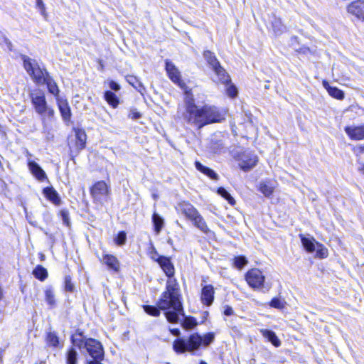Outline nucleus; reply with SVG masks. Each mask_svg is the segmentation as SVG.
<instances>
[{
  "label": "nucleus",
  "instance_id": "f257e3e1",
  "mask_svg": "<svg viewBox=\"0 0 364 364\" xmlns=\"http://www.w3.org/2000/svg\"><path fill=\"white\" fill-rule=\"evenodd\" d=\"M157 305L163 311L172 309L165 313L168 322H178L179 315H183V309L176 283L171 280L167 281L166 291L161 294Z\"/></svg>",
  "mask_w": 364,
  "mask_h": 364
},
{
  "label": "nucleus",
  "instance_id": "f03ea898",
  "mask_svg": "<svg viewBox=\"0 0 364 364\" xmlns=\"http://www.w3.org/2000/svg\"><path fill=\"white\" fill-rule=\"evenodd\" d=\"M190 111L192 116L188 123L198 129L209 124L221 122L225 120L226 116L225 109L209 105H205L198 109L192 107Z\"/></svg>",
  "mask_w": 364,
  "mask_h": 364
},
{
  "label": "nucleus",
  "instance_id": "7ed1b4c3",
  "mask_svg": "<svg viewBox=\"0 0 364 364\" xmlns=\"http://www.w3.org/2000/svg\"><path fill=\"white\" fill-rule=\"evenodd\" d=\"M213 333H209L200 336L198 333H193L186 340L184 338H178L173 343V348L177 353H183L186 351L192 352L198 350L202 343L208 346L214 340Z\"/></svg>",
  "mask_w": 364,
  "mask_h": 364
},
{
  "label": "nucleus",
  "instance_id": "20e7f679",
  "mask_svg": "<svg viewBox=\"0 0 364 364\" xmlns=\"http://www.w3.org/2000/svg\"><path fill=\"white\" fill-rule=\"evenodd\" d=\"M31 103L37 114L42 119L53 120L55 118V111L53 107L47 104L45 95L41 91L32 92L30 95Z\"/></svg>",
  "mask_w": 364,
  "mask_h": 364
},
{
  "label": "nucleus",
  "instance_id": "39448f33",
  "mask_svg": "<svg viewBox=\"0 0 364 364\" xmlns=\"http://www.w3.org/2000/svg\"><path fill=\"white\" fill-rule=\"evenodd\" d=\"M21 59L23 60L25 70L33 78V81L38 84H43L49 77L47 71L45 69L41 68L36 60L27 55H22Z\"/></svg>",
  "mask_w": 364,
  "mask_h": 364
},
{
  "label": "nucleus",
  "instance_id": "423d86ee",
  "mask_svg": "<svg viewBox=\"0 0 364 364\" xmlns=\"http://www.w3.org/2000/svg\"><path fill=\"white\" fill-rule=\"evenodd\" d=\"M203 58L206 60L209 67L213 70L218 82L223 84L230 82V77L226 70L221 66L215 55L210 50L203 52Z\"/></svg>",
  "mask_w": 364,
  "mask_h": 364
},
{
  "label": "nucleus",
  "instance_id": "0eeeda50",
  "mask_svg": "<svg viewBox=\"0 0 364 364\" xmlns=\"http://www.w3.org/2000/svg\"><path fill=\"white\" fill-rule=\"evenodd\" d=\"M85 348L93 358L94 362L100 363L104 358V349L100 342L93 338H87L85 341Z\"/></svg>",
  "mask_w": 364,
  "mask_h": 364
},
{
  "label": "nucleus",
  "instance_id": "6e6552de",
  "mask_svg": "<svg viewBox=\"0 0 364 364\" xmlns=\"http://www.w3.org/2000/svg\"><path fill=\"white\" fill-rule=\"evenodd\" d=\"M247 284L252 289H259L264 288L265 277L259 269H250L245 274Z\"/></svg>",
  "mask_w": 364,
  "mask_h": 364
},
{
  "label": "nucleus",
  "instance_id": "1a4fd4ad",
  "mask_svg": "<svg viewBox=\"0 0 364 364\" xmlns=\"http://www.w3.org/2000/svg\"><path fill=\"white\" fill-rule=\"evenodd\" d=\"M257 161L256 155L245 151L240 156L239 166L244 171H248L256 166Z\"/></svg>",
  "mask_w": 364,
  "mask_h": 364
},
{
  "label": "nucleus",
  "instance_id": "9d476101",
  "mask_svg": "<svg viewBox=\"0 0 364 364\" xmlns=\"http://www.w3.org/2000/svg\"><path fill=\"white\" fill-rule=\"evenodd\" d=\"M108 193V186L104 181H99L96 183L91 190V194L93 198L99 201L105 199Z\"/></svg>",
  "mask_w": 364,
  "mask_h": 364
},
{
  "label": "nucleus",
  "instance_id": "9b49d317",
  "mask_svg": "<svg viewBox=\"0 0 364 364\" xmlns=\"http://www.w3.org/2000/svg\"><path fill=\"white\" fill-rule=\"evenodd\" d=\"M349 14L355 16L358 19L364 21V1L358 0L350 4L347 7Z\"/></svg>",
  "mask_w": 364,
  "mask_h": 364
},
{
  "label": "nucleus",
  "instance_id": "f8f14e48",
  "mask_svg": "<svg viewBox=\"0 0 364 364\" xmlns=\"http://www.w3.org/2000/svg\"><path fill=\"white\" fill-rule=\"evenodd\" d=\"M345 132L352 140L364 139V124L360 126H347L345 127Z\"/></svg>",
  "mask_w": 364,
  "mask_h": 364
},
{
  "label": "nucleus",
  "instance_id": "ddd939ff",
  "mask_svg": "<svg viewBox=\"0 0 364 364\" xmlns=\"http://www.w3.org/2000/svg\"><path fill=\"white\" fill-rule=\"evenodd\" d=\"M166 70L172 82L181 86L183 82L181 79V73L172 62L166 61Z\"/></svg>",
  "mask_w": 364,
  "mask_h": 364
},
{
  "label": "nucleus",
  "instance_id": "4468645a",
  "mask_svg": "<svg viewBox=\"0 0 364 364\" xmlns=\"http://www.w3.org/2000/svg\"><path fill=\"white\" fill-rule=\"evenodd\" d=\"M156 261L159 263L168 277H172L174 275V267L168 257L165 256L158 257Z\"/></svg>",
  "mask_w": 364,
  "mask_h": 364
},
{
  "label": "nucleus",
  "instance_id": "2eb2a0df",
  "mask_svg": "<svg viewBox=\"0 0 364 364\" xmlns=\"http://www.w3.org/2000/svg\"><path fill=\"white\" fill-rule=\"evenodd\" d=\"M57 104L63 120L68 124L70 122L72 114L67 100L57 98Z\"/></svg>",
  "mask_w": 364,
  "mask_h": 364
},
{
  "label": "nucleus",
  "instance_id": "dca6fc26",
  "mask_svg": "<svg viewBox=\"0 0 364 364\" xmlns=\"http://www.w3.org/2000/svg\"><path fill=\"white\" fill-rule=\"evenodd\" d=\"M215 289L210 285H205L202 288L201 291V301L206 306H210L214 300Z\"/></svg>",
  "mask_w": 364,
  "mask_h": 364
},
{
  "label": "nucleus",
  "instance_id": "f3484780",
  "mask_svg": "<svg viewBox=\"0 0 364 364\" xmlns=\"http://www.w3.org/2000/svg\"><path fill=\"white\" fill-rule=\"evenodd\" d=\"M176 209L190 220H192L198 213V211L193 207V205L186 202L179 203Z\"/></svg>",
  "mask_w": 364,
  "mask_h": 364
},
{
  "label": "nucleus",
  "instance_id": "a211bd4d",
  "mask_svg": "<svg viewBox=\"0 0 364 364\" xmlns=\"http://www.w3.org/2000/svg\"><path fill=\"white\" fill-rule=\"evenodd\" d=\"M28 166L33 176L39 181H43L47 178L45 171L36 162L29 161Z\"/></svg>",
  "mask_w": 364,
  "mask_h": 364
},
{
  "label": "nucleus",
  "instance_id": "6ab92c4d",
  "mask_svg": "<svg viewBox=\"0 0 364 364\" xmlns=\"http://www.w3.org/2000/svg\"><path fill=\"white\" fill-rule=\"evenodd\" d=\"M75 133V147L77 151H81L85 148L87 134L83 129H74Z\"/></svg>",
  "mask_w": 364,
  "mask_h": 364
},
{
  "label": "nucleus",
  "instance_id": "aec40b11",
  "mask_svg": "<svg viewBox=\"0 0 364 364\" xmlns=\"http://www.w3.org/2000/svg\"><path fill=\"white\" fill-rule=\"evenodd\" d=\"M185 103H186V114H184V119L188 123L191 121V117L192 116V114H191V111H190L191 108L193 107V108L198 109L199 107L195 105L193 95L187 91L186 92Z\"/></svg>",
  "mask_w": 364,
  "mask_h": 364
},
{
  "label": "nucleus",
  "instance_id": "412c9836",
  "mask_svg": "<svg viewBox=\"0 0 364 364\" xmlns=\"http://www.w3.org/2000/svg\"><path fill=\"white\" fill-rule=\"evenodd\" d=\"M44 196L55 205L60 204L61 200L58 193L53 187H46L43 189Z\"/></svg>",
  "mask_w": 364,
  "mask_h": 364
},
{
  "label": "nucleus",
  "instance_id": "4be33fe9",
  "mask_svg": "<svg viewBox=\"0 0 364 364\" xmlns=\"http://www.w3.org/2000/svg\"><path fill=\"white\" fill-rule=\"evenodd\" d=\"M259 332L264 338L275 347H279L281 346V341L274 331L268 329H260Z\"/></svg>",
  "mask_w": 364,
  "mask_h": 364
},
{
  "label": "nucleus",
  "instance_id": "5701e85b",
  "mask_svg": "<svg viewBox=\"0 0 364 364\" xmlns=\"http://www.w3.org/2000/svg\"><path fill=\"white\" fill-rule=\"evenodd\" d=\"M300 237L302 245L307 252H313L316 250L317 242L313 237H306L300 235Z\"/></svg>",
  "mask_w": 364,
  "mask_h": 364
},
{
  "label": "nucleus",
  "instance_id": "b1692460",
  "mask_svg": "<svg viewBox=\"0 0 364 364\" xmlns=\"http://www.w3.org/2000/svg\"><path fill=\"white\" fill-rule=\"evenodd\" d=\"M102 261L109 269L116 272L119 269V262L116 257L106 254L103 256Z\"/></svg>",
  "mask_w": 364,
  "mask_h": 364
},
{
  "label": "nucleus",
  "instance_id": "393cba45",
  "mask_svg": "<svg viewBox=\"0 0 364 364\" xmlns=\"http://www.w3.org/2000/svg\"><path fill=\"white\" fill-rule=\"evenodd\" d=\"M191 220L194 223L195 226L203 232L208 234L210 232L205 220L199 213Z\"/></svg>",
  "mask_w": 364,
  "mask_h": 364
},
{
  "label": "nucleus",
  "instance_id": "a878e982",
  "mask_svg": "<svg viewBox=\"0 0 364 364\" xmlns=\"http://www.w3.org/2000/svg\"><path fill=\"white\" fill-rule=\"evenodd\" d=\"M195 166L198 171H199L201 173H204L205 175L208 176L209 178L214 179V180L218 179V175L213 169L203 166L199 161H196L195 163Z\"/></svg>",
  "mask_w": 364,
  "mask_h": 364
},
{
  "label": "nucleus",
  "instance_id": "bb28decb",
  "mask_svg": "<svg viewBox=\"0 0 364 364\" xmlns=\"http://www.w3.org/2000/svg\"><path fill=\"white\" fill-rule=\"evenodd\" d=\"M323 85L327 90L328 94L338 100H342L344 97V93L341 90L335 87H331L326 81H323Z\"/></svg>",
  "mask_w": 364,
  "mask_h": 364
},
{
  "label": "nucleus",
  "instance_id": "cd10ccee",
  "mask_svg": "<svg viewBox=\"0 0 364 364\" xmlns=\"http://www.w3.org/2000/svg\"><path fill=\"white\" fill-rule=\"evenodd\" d=\"M43 133L45 134L46 139L48 141L54 139V134L53 132L52 127L48 124L47 119H42Z\"/></svg>",
  "mask_w": 364,
  "mask_h": 364
},
{
  "label": "nucleus",
  "instance_id": "c85d7f7f",
  "mask_svg": "<svg viewBox=\"0 0 364 364\" xmlns=\"http://www.w3.org/2000/svg\"><path fill=\"white\" fill-rule=\"evenodd\" d=\"M274 187L269 181L261 182L259 191L266 196L269 197L274 191Z\"/></svg>",
  "mask_w": 364,
  "mask_h": 364
},
{
  "label": "nucleus",
  "instance_id": "c756f323",
  "mask_svg": "<svg viewBox=\"0 0 364 364\" xmlns=\"http://www.w3.org/2000/svg\"><path fill=\"white\" fill-rule=\"evenodd\" d=\"M152 222L154 225L155 232L159 234L164 224V219L156 213H154L152 215Z\"/></svg>",
  "mask_w": 364,
  "mask_h": 364
},
{
  "label": "nucleus",
  "instance_id": "7c9ffc66",
  "mask_svg": "<svg viewBox=\"0 0 364 364\" xmlns=\"http://www.w3.org/2000/svg\"><path fill=\"white\" fill-rule=\"evenodd\" d=\"M105 99L107 103L113 108H116L119 105V99L117 95L112 91H106L105 93Z\"/></svg>",
  "mask_w": 364,
  "mask_h": 364
},
{
  "label": "nucleus",
  "instance_id": "2f4dec72",
  "mask_svg": "<svg viewBox=\"0 0 364 364\" xmlns=\"http://www.w3.org/2000/svg\"><path fill=\"white\" fill-rule=\"evenodd\" d=\"M34 277L41 280L43 281L48 277V272L46 268L41 265H38L33 271Z\"/></svg>",
  "mask_w": 364,
  "mask_h": 364
},
{
  "label": "nucleus",
  "instance_id": "473e14b6",
  "mask_svg": "<svg viewBox=\"0 0 364 364\" xmlns=\"http://www.w3.org/2000/svg\"><path fill=\"white\" fill-rule=\"evenodd\" d=\"M44 83L47 85L49 92L55 96L56 99L59 98V89L55 82H54L50 77H48Z\"/></svg>",
  "mask_w": 364,
  "mask_h": 364
},
{
  "label": "nucleus",
  "instance_id": "72a5a7b5",
  "mask_svg": "<svg viewBox=\"0 0 364 364\" xmlns=\"http://www.w3.org/2000/svg\"><path fill=\"white\" fill-rule=\"evenodd\" d=\"M127 81L132 85L134 88H136L139 92L142 93L145 88L141 84V82L134 75H128L127 76Z\"/></svg>",
  "mask_w": 364,
  "mask_h": 364
},
{
  "label": "nucleus",
  "instance_id": "f704fd0d",
  "mask_svg": "<svg viewBox=\"0 0 364 364\" xmlns=\"http://www.w3.org/2000/svg\"><path fill=\"white\" fill-rule=\"evenodd\" d=\"M272 28L276 35L281 34L285 30V26L282 24L280 18H274L272 22Z\"/></svg>",
  "mask_w": 364,
  "mask_h": 364
},
{
  "label": "nucleus",
  "instance_id": "c9c22d12",
  "mask_svg": "<svg viewBox=\"0 0 364 364\" xmlns=\"http://www.w3.org/2000/svg\"><path fill=\"white\" fill-rule=\"evenodd\" d=\"M71 340L73 346H77L79 348H81L82 347L85 348V341L86 339H84L82 333L73 336Z\"/></svg>",
  "mask_w": 364,
  "mask_h": 364
},
{
  "label": "nucleus",
  "instance_id": "e433bc0d",
  "mask_svg": "<svg viewBox=\"0 0 364 364\" xmlns=\"http://www.w3.org/2000/svg\"><path fill=\"white\" fill-rule=\"evenodd\" d=\"M316 257L324 259L328 257V249L321 243L317 242L316 243Z\"/></svg>",
  "mask_w": 364,
  "mask_h": 364
},
{
  "label": "nucleus",
  "instance_id": "4c0bfd02",
  "mask_svg": "<svg viewBox=\"0 0 364 364\" xmlns=\"http://www.w3.org/2000/svg\"><path fill=\"white\" fill-rule=\"evenodd\" d=\"M247 262V259L244 256H237L233 259V265L238 269H242Z\"/></svg>",
  "mask_w": 364,
  "mask_h": 364
},
{
  "label": "nucleus",
  "instance_id": "58836bf2",
  "mask_svg": "<svg viewBox=\"0 0 364 364\" xmlns=\"http://www.w3.org/2000/svg\"><path fill=\"white\" fill-rule=\"evenodd\" d=\"M197 325V321L193 317H185L182 322V326L186 329H192Z\"/></svg>",
  "mask_w": 364,
  "mask_h": 364
},
{
  "label": "nucleus",
  "instance_id": "ea45409f",
  "mask_svg": "<svg viewBox=\"0 0 364 364\" xmlns=\"http://www.w3.org/2000/svg\"><path fill=\"white\" fill-rule=\"evenodd\" d=\"M46 341L49 346L53 347H57L59 343L58 337L54 332H49L47 334Z\"/></svg>",
  "mask_w": 364,
  "mask_h": 364
},
{
  "label": "nucleus",
  "instance_id": "a19ab883",
  "mask_svg": "<svg viewBox=\"0 0 364 364\" xmlns=\"http://www.w3.org/2000/svg\"><path fill=\"white\" fill-rule=\"evenodd\" d=\"M144 311L153 316H159L160 315V309L154 306L145 305L143 306Z\"/></svg>",
  "mask_w": 364,
  "mask_h": 364
},
{
  "label": "nucleus",
  "instance_id": "79ce46f5",
  "mask_svg": "<svg viewBox=\"0 0 364 364\" xmlns=\"http://www.w3.org/2000/svg\"><path fill=\"white\" fill-rule=\"evenodd\" d=\"M77 351L70 348L67 353V364H77Z\"/></svg>",
  "mask_w": 364,
  "mask_h": 364
},
{
  "label": "nucleus",
  "instance_id": "37998d69",
  "mask_svg": "<svg viewBox=\"0 0 364 364\" xmlns=\"http://www.w3.org/2000/svg\"><path fill=\"white\" fill-rule=\"evenodd\" d=\"M286 302L284 299H281L280 298L274 297L270 301V306L274 307L277 309H282L284 308Z\"/></svg>",
  "mask_w": 364,
  "mask_h": 364
},
{
  "label": "nucleus",
  "instance_id": "c03bdc74",
  "mask_svg": "<svg viewBox=\"0 0 364 364\" xmlns=\"http://www.w3.org/2000/svg\"><path fill=\"white\" fill-rule=\"evenodd\" d=\"M218 193L219 195L223 196L224 198H225L230 204L233 205L235 204V201L234 198L231 196V195L223 187H220L218 190Z\"/></svg>",
  "mask_w": 364,
  "mask_h": 364
},
{
  "label": "nucleus",
  "instance_id": "a18cd8bd",
  "mask_svg": "<svg viewBox=\"0 0 364 364\" xmlns=\"http://www.w3.org/2000/svg\"><path fill=\"white\" fill-rule=\"evenodd\" d=\"M46 301L48 305L53 306L55 305V295L53 291L51 289H47L45 291Z\"/></svg>",
  "mask_w": 364,
  "mask_h": 364
},
{
  "label": "nucleus",
  "instance_id": "49530a36",
  "mask_svg": "<svg viewBox=\"0 0 364 364\" xmlns=\"http://www.w3.org/2000/svg\"><path fill=\"white\" fill-rule=\"evenodd\" d=\"M65 289L69 292H73L75 289L74 284L72 282L71 277L68 275L65 277Z\"/></svg>",
  "mask_w": 364,
  "mask_h": 364
},
{
  "label": "nucleus",
  "instance_id": "de8ad7c7",
  "mask_svg": "<svg viewBox=\"0 0 364 364\" xmlns=\"http://www.w3.org/2000/svg\"><path fill=\"white\" fill-rule=\"evenodd\" d=\"M127 240V235L124 232H119L114 239L115 243L119 246L125 244Z\"/></svg>",
  "mask_w": 364,
  "mask_h": 364
},
{
  "label": "nucleus",
  "instance_id": "09e8293b",
  "mask_svg": "<svg viewBox=\"0 0 364 364\" xmlns=\"http://www.w3.org/2000/svg\"><path fill=\"white\" fill-rule=\"evenodd\" d=\"M3 43L6 45L9 50H12L13 46L11 42L6 37L3 32L0 31V45Z\"/></svg>",
  "mask_w": 364,
  "mask_h": 364
},
{
  "label": "nucleus",
  "instance_id": "8fccbe9b",
  "mask_svg": "<svg viewBox=\"0 0 364 364\" xmlns=\"http://www.w3.org/2000/svg\"><path fill=\"white\" fill-rule=\"evenodd\" d=\"M226 92L229 97H235L237 95V87L233 85H230L227 87Z\"/></svg>",
  "mask_w": 364,
  "mask_h": 364
},
{
  "label": "nucleus",
  "instance_id": "3c124183",
  "mask_svg": "<svg viewBox=\"0 0 364 364\" xmlns=\"http://www.w3.org/2000/svg\"><path fill=\"white\" fill-rule=\"evenodd\" d=\"M141 117V113L136 111V109H132L129 114V117L132 118V119H138Z\"/></svg>",
  "mask_w": 364,
  "mask_h": 364
},
{
  "label": "nucleus",
  "instance_id": "603ef678",
  "mask_svg": "<svg viewBox=\"0 0 364 364\" xmlns=\"http://www.w3.org/2000/svg\"><path fill=\"white\" fill-rule=\"evenodd\" d=\"M60 215L62 217L63 221L65 224L67 225H69V217H68V212L65 210H62L60 211Z\"/></svg>",
  "mask_w": 364,
  "mask_h": 364
},
{
  "label": "nucleus",
  "instance_id": "864d4df0",
  "mask_svg": "<svg viewBox=\"0 0 364 364\" xmlns=\"http://www.w3.org/2000/svg\"><path fill=\"white\" fill-rule=\"evenodd\" d=\"M109 87L114 91H118L120 90V85L113 80L109 82Z\"/></svg>",
  "mask_w": 364,
  "mask_h": 364
},
{
  "label": "nucleus",
  "instance_id": "5fc2aeb1",
  "mask_svg": "<svg viewBox=\"0 0 364 364\" xmlns=\"http://www.w3.org/2000/svg\"><path fill=\"white\" fill-rule=\"evenodd\" d=\"M36 6L41 10V14L44 15L46 11V8L43 4V0H36Z\"/></svg>",
  "mask_w": 364,
  "mask_h": 364
},
{
  "label": "nucleus",
  "instance_id": "6e6d98bb",
  "mask_svg": "<svg viewBox=\"0 0 364 364\" xmlns=\"http://www.w3.org/2000/svg\"><path fill=\"white\" fill-rule=\"evenodd\" d=\"M224 314L227 316H231L233 314V309L231 306H226L224 309Z\"/></svg>",
  "mask_w": 364,
  "mask_h": 364
},
{
  "label": "nucleus",
  "instance_id": "4d7b16f0",
  "mask_svg": "<svg viewBox=\"0 0 364 364\" xmlns=\"http://www.w3.org/2000/svg\"><path fill=\"white\" fill-rule=\"evenodd\" d=\"M150 254H151V258L152 259L155 260V261H156V259H157L158 257H160L158 255L157 251L156 250V249L154 247H151V251L150 252Z\"/></svg>",
  "mask_w": 364,
  "mask_h": 364
},
{
  "label": "nucleus",
  "instance_id": "13d9d810",
  "mask_svg": "<svg viewBox=\"0 0 364 364\" xmlns=\"http://www.w3.org/2000/svg\"><path fill=\"white\" fill-rule=\"evenodd\" d=\"M170 332L173 336H179L181 334V332H180L179 329H178V328H171V329H170Z\"/></svg>",
  "mask_w": 364,
  "mask_h": 364
},
{
  "label": "nucleus",
  "instance_id": "bf43d9fd",
  "mask_svg": "<svg viewBox=\"0 0 364 364\" xmlns=\"http://www.w3.org/2000/svg\"><path fill=\"white\" fill-rule=\"evenodd\" d=\"M359 171L364 174V164H361L358 167Z\"/></svg>",
  "mask_w": 364,
  "mask_h": 364
},
{
  "label": "nucleus",
  "instance_id": "052dcab7",
  "mask_svg": "<svg viewBox=\"0 0 364 364\" xmlns=\"http://www.w3.org/2000/svg\"><path fill=\"white\" fill-rule=\"evenodd\" d=\"M200 364H207L205 361H200Z\"/></svg>",
  "mask_w": 364,
  "mask_h": 364
},
{
  "label": "nucleus",
  "instance_id": "680f3d73",
  "mask_svg": "<svg viewBox=\"0 0 364 364\" xmlns=\"http://www.w3.org/2000/svg\"><path fill=\"white\" fill-rule=\"evenodd\" d=\"M1 359H2V355H1V353H0V363L1 362Z\"/></svg>",
  "mask_w": 364,
  "mask_h": 364
}]
</instances>
